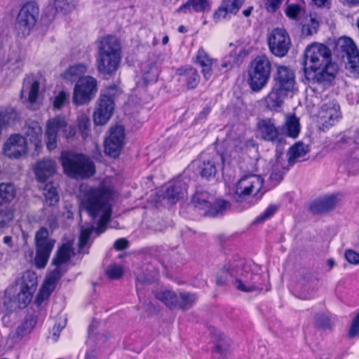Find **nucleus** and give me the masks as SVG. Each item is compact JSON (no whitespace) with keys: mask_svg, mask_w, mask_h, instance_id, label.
Wrapping results in <instances>:
<instances>
[{"mask_svg":"<svg viewBox=\"0 0 359 359\" xmlns=\"http://www.w3.org/2000/svg\"><path fill=\"white\" fill-rule=\"evenodd\" d=\"M112 197L113 191L109 188L85 187L81 189V210L86 211L93 218L100 217V219L97 227L93 225L81 226L78 243L79 253H86L85 248H90L93 238L106 230L111 213L109 201Z\"/></svg>","mask_w":359,"mask_h":359,"instance_id":"obj_1","label":"nucleus"},{"mask_svg":"<svg viewBox=\"0 0 359 359\" xmlns=\"http://www.w3.org/2000/svg\"><path fill=\"white\" fill-rule=\"evenodd\" d=\"M250 264L243 259L229 262L223 266L216 276V283L222 285L229 277H233L235 287L244 292H252L263 289L258 281L259 274H254L251 271Z\"/></svg>","mask_w":359,"mask_h":359,"instance_id":"obj_2","label":"nucleus"},{"mask_svg":"<svg viewBox=\"0 0 359 359\" xmlns=\"http://www.w3.org/2000/svg\"><path fill=\"white\" fill-rule=\"evenodd\" d=\"M304 56L305 72L313 71L317 81H330L334 76L337 67L332 63L331 51L326 46L318 43L308 46Z\"/></svg>","mask_w":359,"mask_h":359,"instance_id":"obj_3","label":"nucleus"},{"mask_svg":"<svg viewBox=\"0 0 359 359\" xmlns=\"http://www.w3.org/2000/svg\"><path fill=\"white\" fill-rule=\"evenodd\" d=\"M121 59V46L115 36H107L100 41L97 67L99 72L110 75L118 69Z\"/></svg>","mask_w":359,"mask_h":359,"instance_id":"obj_4","label":"nucleus"},{"mask_svg":"<svg viewBox=\"0 0 359 359\" xmlns=\"http://www.w3.org/2000/svg\"><path fill=\"white\" fill-rule=\"evenodd\" d=\"M60 162L64 172L72 178L86 179L95 172V165L88 157L72 151H62Z\"/></svg>","mask_w":359,"mask_h":359,"instance_id":"obj_5","label":"nucleus"},{"mask_svg":"<svg viewBox=\"0 0 359 359\" xmlns=\"http://www.w3.org/2000/svg\"><path fill=\"white\" fill-rule=\"evenodd\" d=\"M36 284V273L27 271L22 274L21 279L15 286H11L6 290V294L15 306L24 309L31 302Z\"/></svg>","mask_w":359,"mask_h":359,"instance_id":"obj_6","label":"nucleus"},{"mask_svg":"<svg viewBox=\"0 0 359 359\" xmlns=\"http://www.w3.org/2000/svg\"><path fill=\"white\" fill-rule=\"evenodd\" d=\"M271 68V62L266 55H259L251 62L248 69V83L253 91H259L267 84Z\"/></svg>","mask_w":359,"mask_h":359,"instance_id":"obj_7","label":"nucleus"},{"mask_svg":"<svg viewBox=\"0 0 359 359\" xmlns=\"http://www.w3.org/2000/svg\"><path fill=\"white\" fill-rule=\"evenodd\" d=\"M155 297L170 309L178 308L187 310L197 301L196 294L189 292H176L172 290H164L156 292Z\"/></svg>","mask_w":359,"mask_h":359,"instance_id":"obj_8","label":"nucleus"},{"mask_svg":"<svg viewBox=\"0 0 359 359\" xmlns=\"http://www.w3.org/2000/svg\"><path fill=\"white\" fill-rule=\"evenodd\" d=\"M116 93V88L114 87L101 91L93 114V120L96 125H104L111 117L114 109V97Z\"/></svg>","mask_w":359,"mask_h":359,"instance_id":"obj_9","label":"nucleus"},{"mask_svg":"<svg viewBox=\"0 0 359 359\" xmlns=\"http://www.w3.org/2000/svg\"><path fill=\"white\" fill-rule=\"evenodd\" d=\"M34 241L36 247L34 263L37 268L43 269L49 259L55 241L49 237L47 229L42 227L36 232Z\"/></svg>","mask_w":359,"mask_h":359,"instance_id":"obj_10","label":"nucleus"},{"mask_svg":"<svg viewBox=\"0 0 359 359\" xmlns=\"http://www.w3.org/2000/svg\"><path fill=\"white\" fill-rule=\"evenodd\" d=\"M39 8L36 3L29 1L23 5L16 19L15 29L18 35L25 37L34 27Z\"/></svg>","mask_w":359,"mask_h":359,"instance_id":"obj_11","label":"nucleus"},{"mask_svg":"<svg viewBox=\"0 0 359 359\" xmlns=\"http://www.w3.org/2000/svg\"><path fill=\"white\" fill-rule=\"evenodd\" d=\"M264 179L259 175H246L236 183L233 198L236 201H243L247 196H255L260 191Z\"/></svg>","mask_w":359,"mask_h":359,"instance_id":"obj_12","label":"nucleus"},{"mask_svg":"<svg viewBox=\"0 0 359 359\" xmlns=\"http://www.w3.org/2000/svg\"><path fill=\"white\" fill-rule=\"evenodd\" d=\"M97 92V80L93 76H84L75 84L72 101L76 105L88 104L95 97Z\"/></svg>","mask_w":359,"mask_h":359,"instance_id":"obj_13","label":"nucleus"},{"mask_svg":"<svg viewBox=\"0 0 359 359\" xmlns=\"http://www.w3.org/2000/svg\"><path fill=\"white\" fill-rule=\"evenodd\" d=\"M338 46L343 53L342 57L347 60L346 69L351 76H359V52L351 38L343 37L338 41Z\"/></svg>","mask_w":359,"mask_h":359,"instance_id":"obj_14","label":"nucleus"},{"mask_svg":"<svg viewBox=\"0 0 359 359\" xmlns=\"http://www.w3.org/2000/svg\"><path fill=\"white\" fill-rule=\"evenodd\" d=\"M24 59L25 55L18 45L0 46V63L6 65L7 68L11 69L15 75L20 73L23 66Z\"/></svg>","mask_w":359,"mask_h":359,"instance_id":"obj_15","label":"nucleus"},{"mask_svg":"<svg viewBox=\"0 0 359 359\" xmlns=\"http://www.w3.org/2000/svg\"><path fill=\"white\" fill-rule=\"evenodd\" d=\"M210 199H212V197L209 196L207 193H196L193 197L192 203L195 208L204 210L205 215L212 217L222 214L229 206L227 201L221 199L217 200L212 205Z\"/></svg>","mask_w":359,"mask_h":359,"instance_id":"obj_16","label":"nucleus"},{"mask_svg":"<svg viewBox=\"0 0 359 359\" xmlns=\"http://www.w3.org/2000/svg\"><path fill=\"white\" fill-rule=\"evenodd\" d=\"M271 52L277 57H284L288 52L291 42L287 32L282 28H276L268 39Z\"/></svg>","mask_w":359,"mask_h":359,"instance_id":"obj_17","label":"nucleus"},{"mask_svg":"<svg viewBox=\"0 0 359 359\" xmlns=\"http://www.w3.org/2000/svg\"><path fill=\"white\" fill-rule=\"evenodd\" d=\"M124 129L121 126L111 127L109 131V135L104 140V152L106 154L117 157L119 156L124 143Z\"/></svg>","mask_w":359,"mask_h":359,"instance_id":"obj_18","label":"nucleus"},{"mask_svg":"<svg viewBox=\"0 0 359 359\" xmlns=\"http://www.w3.org/2000/svg\"><path fill=\"white\" fill-rule=\"evenodd\" d=\"M67 121L65 116H57L47 121L45 135L46 146L51 151L57 147V133L67 130Z\"/></svg>","mask_w":359,"mask_h":359,"instance_id":"obj_19","label":"nucleus"},{"mask_svg":"<svg viewBox=\"0 0 359 359\" xmlns=\"http://www.w3.org/2000/svg\"><path fill=\"white\" fill-rule=\"evenodd\" d=\"M341 116L339 104L335 100L324 103L320 108L318 122L323 130L334 126Z\"/></svg>","mask_w":359,"mask_h":359,"instance_id":"obj_20","label":"nucleus"},{"mask_svg":"<svg viewBox=\"0 0 359 359\" xmlns=\"http://www.w3.org/2000/svg\"><path fill=\"white\" fill-rule=\"evenodd\" d=\"M27 143L25 138L14 134L9 137L4 144L3 151L9 158H18L27 153Z\"/></svg>","mask_w":359,"mask_h":359,"instance_id":"obj_21","label":"nucleus"},{"mask_svg":"<svg viewBox=\"0 0 359 359\" xmlns=\"http://www.w3.org/2000/svg\"><path fill=\"white\" fill-rule=\"evenodd\" d=\"M257 128L262 138L268 142L280 144L283 135L271 118L261 119L257 123Z\"/></svg>","mask_w":359,"mask_h":359,"instance_id":"obj_22","label":"nucleus"},{"mask_svg":"<svg viewBox=\"0 0 359 359\" xmlns=\"http://www.w3.org/2000/svg\"><path fill=\"white\" fill-rule=\"evenodd\" d=\"M275 80V86L283 91L289 93L297 90L294 74L287 67L280 66L278 67Z\"/></svg>","mask_w":359,"mask_h":359,"instance_id":"obj_23","label":"nucleus"},{"mask_svg":"<svg viewBox=\"0 0 359 359\" xmlns=\"http://www.w3.org/2000/svg\"><path fill=\"white\" fill-rule=\"evenodd\" d=\"M36 323V314L34 312L27 313L23 320L10 333V338L15 343L20 341L23 338L26 337L32 332Z\"/></svg>","mask_w":359,"mask_h":359,"instance_id":"obj_24","label":"nucleus"},{"mask_svg":"<svg viewBox=\"0 0 359 359\" xmlns=\"http://www.w3.org/2000/svg\"><path fill=\"white\" fill-rule=\"evenodd\" d=\"M318 280L309 273L302 274L297 283L299 297L302 299H309L318 289Z\"/></svg>","mask_w":359,"mask_h":359,"instance_id":"obj_25","label":"nucleus"},{"mask_svg":"<svg viewBox=\"0 0 359 359\" xmlns=\"http://www.w3.org/2000/svg\"><path fill=\"white\" fill-rule=\"evenodd\" d=\"M187 184L182 180H177L167 184L163 192V198L167 199L170 204H175L183 198L187 192Z\"/></svg>","mask_w":359,"mask_h":359,"instance_id":"obj_26","label":"nucleus"},{"mask_svg":"<svg viewBox=\"0 0 359 359\" xmlns=\"http://www.w3.org/2000/svg\"><path fill=\"white\" fill-rule=\"evenodd\" d=\"M39 90V82L32 75H27L21 89V98L30 103L35 102Z\"/></svg>","mask_w":359,"mask_h":359,"instance_id":"obj_27","label":"nucleus"},{"mask_svg":"<svg viewBox=\"0 0 359 359\" xmlns=\"http://www.w3.org/2000/svg\"><path fill=\"white\" fill-rule=\"evenodd\" d=\"M56 163L52 159L43 158L38 161L34 171L38 181L45 182L56 171Z\"/></svg>","mask_w":359,"mask_h":359,"instance_id":"obj_28","label":"nucleus"},{"mask_svg":"<svg viewBox=\"0 0 359 359\" xmlns=\"http://www.w3.org/2000/svg\"><path fill=\"white\" fill-rule=\"evenodd\" d=\"M337 204V197L332 195L326 196L313 201L310 206V210L315 214L325 213L332 210Z\"/></svg>","mask_w":359,"mask_h":359,"instance_id":"obj_29","label":"nucleus"},{"mask_svg":"<svg viewBox=\"0 0 359 359\" xmlns=\"http://www.w3.org/2000/svg\"><path fill=\"white\" fill-rule=\"evenodd\" d=\"M210 332L215 339V351L219 353L221 356L226 357L227 353L230 352L231 349V339L215 327L211 328Z\"/></svg>","mask_w":359,"mask_h":359,"instance_id":"obj_30","label":"nucleus"},{"mask_svg":"<svg viewBox=\"0 0 359 359\" xmlns=\"http://www.w3.org/2000/svg\"><path fill=\"white\" fill-rule=\"evenodd\" d=\"M179 81L186 84L188 89L195 88L199 81L200 76L197 70L193 67L181 68L177 69Z\"/></svg>","mask_w":359,"mask_h":359,"instance_id":"obj_31","label":"nucleus"},{"mask_svg":"<svg viewBox=\"0 0 359 359\" xmlns=\"http://www.w3.org/2000/svg\"><path fill=\"white\" fill-rule=\"evenodd\" d=\"M196 62L202 67L201 72L203 77L208 80L212 74V67L215 62V60L203 48H201L196 55Z\"/></svg>","mask_w":359,"mask_h":359,"instance_id":"obj_32","label":"nucleus"},{"mask_svg":"<svg viewBox=\"0 0 359 359\" xmlns=\"http://www.w3.org/2000/svg\"><path fill=\"white\" fill-rule=\"evenodd\" d=\"M191 10L198 13L208 12L210 10V5L208 0H188L176 12L187 13L191 12Z\"/></svg>","mask_w":359,"mask_h":359,"instance_id":"obj_33","label":"nucleus"},{"mask_svg":"<svg viewBox=\"0 0 359 359\" xmlns=\"http://www.w3.org/2000/svg\"><path fill=\"white\" fill-rule=\"evenodd\" d=\"M287 95V92L283 91L281 89L274 86L266 97L267 107L271 109L276 110L280 107Z\"/></svg>","mask_w":359,"mask_h":359,"instance_id":"obj_34","label":"nucleus"},{"mask_svg":"<svg viewBox=\"0 0 359 359\" xmlns=\"http://www.w3.org/2000/svg\"><path fill=\"white\" fill-rule=\"evenodd\" d=\"M23 133L36 147L41 142L42 130L38 122L32 121L27 123L23 128Z\"/></svg>","mask_w":359,"mask_h":359,"instance_id":"obj_35","label":"nucleus"},{"mask_svg":"<svg viewBox=\"0 0 359 359\" xmlns=\"http://www.w3.org/2000/svg\"><path fill=\"white\" fill-rule=\"evenodd\" d=\"M222 156L216 154L210 159L205 160L201 167V176L206 179L214 177L217 172L219 162L222 161Z\"/></svg>","mask_w":359,"mask_h":359,"instance_id":"obj_36","label":"nucleus"},{"mask_svg":"<svg viewBox=\"0 0 359 359\" xmlns=\"http://www.w3.org/2000/svg\"><path fill=\"white\" fill-rule=\"evenodd\" d=\"M73 254L72 243L68 242L62 244L57 251L52 260V265H58L68 262Z\"/></svg>","mask_w":359,"mask_h":359,"instance_id":"obj_37","label":"nucleus"},{"mask_svg":"<svg viewBox=\"0 0 359 359\" xmlns=\"http://www.w3.org/2000/svg\"><path fill=\"white\" fill-rule=\"evenodd\" d=\"M309 147L302 142H297L290 147L287 156L288 163L292 165L309 152Z\"/></svg>","mask_w":359,"mask_h":359,"instance_id":"obj_38","label":"nucleus"},{"mask_svg":"<svg viewBox=\"0 0 359 359\" xmlns=\"http://www.w3.org/2000/svg\"><path fill=\"white\" fill-rule=\"evenodd\" d=\"M86 72V67L82 64H78L70 67L64 73V79L74 82L82 79Z\"/></svg>","mask_w":359,"mask_h":359,"instance_id":"obj_39","label":"nucleus"},{"mask_svg":"<svg viewBox=\"0 0 359 359\" xmlns=\"http://www.w3.org/2000/svg\"><path fill=\"white\" fill-rule=\"evenodd\" d=\"M15 189L13 184H0V205L12 201L15 197Z\"/></svg>","mask_w":359,"mask_h":359,"instance_id":"obj_40","label":"nucleus"},{"mask_svg":"<svg viewBox=\"0 0 359 359\" xmlns=\"http://www.w3.org/2000/svg\"><path fill=\"white\" fill-rule=\"evenodd\" d=\"M285 125L287 136L296 138L300 130L299 119L294 116H289L286 118Z\"/></svg>","mask_w":359,"mask_h":359,"instance_id":"obj_41","label":"nucleus"},{"mask_svg":"<svg viewBox=\"0 0 359 359\" xmlns=\"http://www.w3.org/2000/svg\"><path fill=\"white\" fill-rule=\"evenodd\" d=\"M271 169L270 180L273 182L274 184H277L283 180V175L285 173L284 168L280 158H277L275 163L273 164Z\"/></svg>","mask_w":359,"mask_h":359,"instance_id":"obj_42","label":"nucleus"},{"mask_svg":"<svg viewBox=\"0 0 359 359\" xmlns=\"http://www.w3.org/2000/svg\"><path fill=\"white\" fill-rule=\"evenodd\" d=\"M17 118H18V114L12 107H6L0 111V124L1 128L2 125H10Z\"/></svg>","mask_w":359,"mask_h":359,"instance_id":"obj_43","label":"nucleus"},{"mask_svg":"<svg viewBox=\"0 0 359 359\" xmlns=\"http://www.w3.org/2000/svg\"><path fill=\"white\" fill-rule=\"evenodd\" d=\"M43 195L46 202L49 205H53L59 201V196L56 189L52 184H46L43 187Z\"/></svg>","mask_w":359,"mask_h":359,"instance_id":"obj_44","label":"nucleus"},{"mask_svg":"<svg viewBox=\"0 0 359 359\" xmlns=\"http://www.w3.org/2000/svg\"><path fill=\"white\" fill-rule=\"evenodd\" d=\"M55 288L53 285L44 282L37 294L36 303L39 306L44 300L48 299Z\"/></svg>","mask_w":359,"mask_h":359,"instance_id":"obj_45","label":"nucleus"},{"mask_svg":"<svg viewBox=\"0 0 359 359\" xmlns=\"http://www.w3.org/2000/svg\"><path fill=\"white\" fill-rule=\"evenodd\" d=\"M53 266L55 268L48 273L44 282L53 285V287H55L57 281L62 276V271L60 266Z\"/></svg>","mask_w":359,"mask_h":359,"instance_id":"obj_46","label":"nucleus"},{"mask_svg":"<svg viewBox=\"0 0 359 359\" xmlns=\"http://www.w3.org/2000/svg\"><path fill=\"white\" fill-rule=\"evenodd\" d=\"M78 126L83 138L88 136L90 132V121L89 118L82 114L78 117Z\"/></svg>","mask_w":359,"mask_h":359,"instance_id":"obj_47","label":"nucleus"},{"mask_svg":"<svg viewBox=\"0 0 359 359\" xmlns=\"http://www.w3.org/2000/svg\"><path fill=\"white\" fill-rule=\"evenodd\" d=\"M78 1L79 0H55V6L57 10L66 13L74 8Z\"/></svg>","mask_w":359,"mask_h":359,"instance_id":"obj_48","label":"nucleus"},{"mask_svg":"<svg viewBox=\"0 0 359 359\" xmlns=\"http://www.w3.org/2000/svg\"><path fill=\"white\" fill-rule=\"evenodd\" d=\"M69 93L60 91L54 98L53 105L54 109H60L69 104Z\"/></svg>","mask_w":359,"mask_h":359,"instance_id":"obj_49","label":"nucleus"},{"mask_svg":"<svg viewBox=\"0 0 359 359\" xmlns=\"http://www.w3.org/2000/svg\"><path fill=\"white\" fill-rule=\"evenodd\" d=\"M318 29V22L313 18H310L309 21L302 27V33L306 36H311L316 34Z\"/></svg>","mask_w":359,"mask_h":359,"instance_id":"obj_50","label":"nucleus"},{"mask_svg":"<svg viewBox=\"0 0 359 359\" xmlns=\"http://www.w3.org/2000/svg\"><path fill=\"white\" fill-rule=\"evenodd\" d=\"M222 3L230 14H236L243 6L244 0H224Z\"/></svg>","mask_w":359,"mask_h":359,"instance_id":"obj_51","label":"nucleus"},{"mask_svg":"<svg viewBox=\"0 0 359 359\" xmlns=\"http://www.w3.org/2000/svg\"><path fill=\"white\" fill-rule=\"evenodd\" d=\"M106 274L111 279H118L123 275V269L117 264L109 265L105 270Z\"/></svg>","mask_w":359,"mask_h":359,"instance_id":"obj_52","label":"nucleus"},{"mask_svg":"<svg viewBox=\"0 0 359 359\" xmlns=\"http://www.w3.org/2000/svg\"><path fill=\"white\" fill-rule=\"evenodd\" d=\"M302 9L299 5L294 4H288L285 9V14L288 18L295 20L301 13Z\"/></svg>","mask_w":359,"mask_h":359,"instance_id":"obj_53","label":"nucleus"},{"mask_svg":"<svg viewBox=\"0 0 359 359\" xmlns=\"http://www.w3.org/2000/svg\"><path fill=\"white\" fill-rule=\"evenodd\" d=\"M278 210V206L275 205H269L266 210L255 219V222L259 223L270 218Z\"/></svg>","mask_w":359,"mask_h":359,"instance_id":"obj_54","label":"nucleus"},{"mask_svg":"<svg viewBox=\"0 0 359 359\" xmlns=\"http://www.w3.org/2000/svg\"><path fill=\"white\" fill-rule=\"evenodd\" d=\"M315 319L316 325L320 327L329 328L331 327L329 317L324 313L317 314Z\"/></svg>","mask_w":359,"mask_h":359,"instance_id":"obj_55","label":"nucleus"},{"mask_svg":"<svg viewBox=\"0 0 359 359\" xmlns=\"http://www.w3.org/2000/svg\"><path fill=\"white\" fill-rule=\"evenodd\" d=\"M228 14H230V13L227 10L226 7L222 2L221 6L215 12L213 15V18L215 21H219L226 18Z\"/></svg>","mask_w":359,"mask_h":359,"instance_id":"obj_56","label":"nucleus"},{"mask_svg":"<svg viewBox=\"0 0 359 359\" xmlns=\"http://www.w3.org/2000/svg\"><path fill=\"white\" fill-rule=\"evenodd\" d=\"M348 262L352 264H359V253L352 250H347L344 254Z\"/></svg>","mask_w":359,"mask_h":359,"instance_id":"obj_57","label":"nucleus"},{"mask_svg":"<svg viewBox=\"0 0 359 359\" xmlns=\"http://www.w3.org/2000/svg\"><path fill=\"white\" fill-rule=\"evenodd\" d=\"M359 334V311L355 317L353 319L351 327L349 329L348 335L353 337Z\"/></svg>","mask_w":359,"mask_h":359,"instance_id":"obj_58","label":"nucleus"},{"mask_svg":"<svg viewBox=\"0 0 359 359\" xmlns=\"http://www.w3.org/2000/svg\"><path fill=\"white\" fill-rule=\"evenodd\" d=\"M13 215L8 210H0V229L4 228L11 219Z\"/></svg>","mask_w":359,"mask_h":359,"instance_id":"obj_59","label":"nucleus"},{"mask_svg":"<svg viewBox=\"0 0 359 359\" xmlns=\"http://www.w3.org/2000/svg\"><path fill=\"white\" fill-rule=\"evenodd\" d=\"M283 0H266L265 6L269 12L274 13L280 7Z\"/></svg>","mask_w":359,"mask_h":359,"instance_id":"obj_60","label":"nucleus"},{"mask_svg":"<svg viewBox=\"0 0 359 359\" xmlns=\"http://www.w3.org/2000/svg\"><path fill=\"white\" fill-rule=\"evenodd\" d=\"M236 63V57L235 55H232L231 54L226 57L222 64V67L226 69H231L233 67L234 65Z\"/></svg>","mask_w":359,"mask_h":359,"instance_id":"obj_61","label":"nucleus"},{"mask_svg":"<svg viewBox=\"0 0 359 359\" xmlns=\"http://www.w3.org/2000/svg\"><path fill=\"white\" fill-rule=\"evenodd\" d=\"M128 241L126 238H119L116 240L114 244V247L116 250H122L127 248Z\"/></svg>","mask_w":359,"mask_h":359,"instance_id":"obj_62","label":"nucleus"},{"mask_svg":"<svg viewBox=\"0 0 359 359\" xmlns=\"http://www.w3.org/2000/svg\"><path fill=\"white\" fill-rule=\"evenodd\" d=\"M144 79L147 81H152L156 80V71L153 68L151 69V72L145 73L144 74Z\"/></svg>","mask_w":359,"mask_h":359,"instance_id":"obj_63","label":"nucleus"},{"mask_svg":"<svg viewBox=\"0 0 359 359\" xmlns=\"http://www.w3.org/2000/svg\"><path fill=\"white\" fill-rule=\"evenodd\" d=\"M62 133L66 139L69 140L74 136L76 132L74 128L67 125V130H63Z\"/></svg>","mask_w":359,"mask_h":359,"instance_id":"obj_64","label":"nucleus"}]
</instances>
